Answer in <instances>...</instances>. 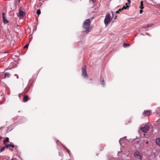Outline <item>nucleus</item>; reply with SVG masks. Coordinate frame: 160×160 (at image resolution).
Instances as JSON below:
<instances>
[{
	"instance_id": "nucleus-1",
	"label": "nucleus",
	"mask_w": 160,
	"mask_h": 160,
	"mask_svg": "<svg viewBox=\"0 0 160 160\" xmlns=\"http://www.w3.org/2000/svg\"><path fill=\"white\" fill-rule=\"evenodd\" d=\"M82 76L85 78H88V76L86 71V66L84 65L82 67Z\"/></svg>"
},
{
	"instance_id": "nucleus-2",
	"label": "nucleus",
	"mask_w": 160,
	"mask_h": 160,
	"mask_svg": "<svg viewBox=\"0 0 160 160\" xmlns=\"http://www.w3.org/2000/svg\"><path fill=\"white\" fill-rule=\"evenodd\" d=\"M112 20V18L111 17V15L110 14L108 13L106 14L105 18L104 20V22L105 24L106 25L108 24Z\"/></svg>"
},
{
	"instance_id": "nucleus-3",
	"label": "nucleus",
	"mask_w": 160,
	"mask_h": 160,
	"mask_svg": "<svg viewBox=\"0 0 160 160\" xmlns=\"http://www.w3.org/2000/svg\"><path fill=\"white\" fill-rule=\"evenodd\" d=\"M90 21L89 19H86L84 21L83 27L84 28H86L88 27H90Z\"/></svg>"
},
{
	"instance_id": "nucleus-4",
	"label": "nucleus",
	"mask_w": 160,
	"mask_h": 160,
	"mask_svg": "<svg viewBox=\"0 0 160 160\" xmlns=\"http://www.w3.org/2000/svg\"><path fill=\"white\" fill-rule=\"evenodd\" d=\"M149 128L150 127L148 125H146L143 127L141 128L140 129L143 132L146 133L148 131Z\"/></svg>"
},
{
	"instance_id": "nucleus-5",
	"label": "nucleus",
	"mask_w": 160,
	"mask_h": 160,
	"mask_svg": "<svg viewBox=\"0 0 160 160\" xmlns=\"http://www.w3.org/2000/svg\"><path fill=\"white\" fill-rule=\"evenodd\" d=\"M151 112L150 110H145L142 113L143 116L144 117L150 115L151 114Z\"/></svg>"
},
{
	"instance_id": "nucleus-6",
	"label": "nucleus",
	"mask_w": 160,
	"mask_h": 160,
	"mask_svg": "<svg viewBox=\"0 0 160 160\" xmlns=\"http://www.w3.org/2000/svg\"><path fill=\"white\" fill-rule=\"evenodd\" d=\"M134 156L136 157L137 158L140 159H142V157L139 155V153L138 152H136L134 153Z\"/></svg>"
},
{
	"instance_id": "nucleus-7",
	"label": "nucleus",
	"mask_w": 160,
	"mask_h": 160,
	"mask_svg": "<svg viewBox=\"0 0 160 160\" xmlns=\"http://www.w3.org/2000/svg\"><path fill=\"white\" fill-rule=\"evenodd\" d=\"M2 17L3 22L4 23H8V21L5 18L4 12L2 13Z\"/></svg>"
},
{
	"instance_id": "nucleus-8",
	"label": "nucleus",
	"mask_w": 160,
	"mask_h": 160,
	"mask_svg": "<svg viewBox=\"0 0 160 160\" xmlns=\"http://www.w3.org/2000/svg\"><path fill=\"white\" fill-rule=\"evenodd\" d=\"M29 99L28 96L26 95L24 96L23 98V101L24 102H25L27 101Z\"/></svg>"
},
{
	"instance_id": "nucleus-9",
	"label": "nucleus",
	"mask_w": 160,
	"mask_h": 160,
	"mask_svg": "<svg viewBox=\"0 0 160 160\" xmlns=\"http://www.w3.org/2000/svg\"><path fill=\"white\" fill-rule=\"evenodd\" d=\"M156 143L160 147V138H157L156 139Z\"/></svg>"
},
{
	"instance_id": "nucleus-10",
	"label": "nucleus",
	"mask_w": 160,
	"mask_h": 160,
	"mask_svg": "<svg viewBox=\"0 0 160 160\" xmlns=\"http://www.w3.org/2000/svg\"><path fill=\"white\" fill-rule=\"evenodd\" d=\"M18 15L20 17H22L23 16V12L22 11L21 9H20L19 10L18 12Z\"/></svg>"
},
{
	"instance_id": "nucleus-11",
	"label": "nucleus",
	"mask_w": 160,
	"mask_h": 160,
	"mask_svg": "<svg viewBox=\"0 0 160 160\" xmlns=\"http://www.w3.org/2000/svg\"><path fill=\"white\" fill-rule=\"evenodd\" d=\"M100 80V83L101 84H102L103 86L104 85V81L103 78L102 77H101Z\"/></svg>"
},
{
	"instance_id": "nucleus-12",
	"label": "nucleus",
	"mask_w": 160,
	"mask_h": 160,
	"mask_svg": "<svg viewBox=\"0 0 160 160\" xmlns=\"http://www.w3.org/2000/svg\"><path fill=\"white\" fill-rule=\"evenodd\" d=\"M30 89L29 87L28 86H27L24 89V92L26 93H27Z\"/></svg>"
},
{
	"instance_id": "nucleus-13",
	"label": "nucleus",
	"mask_w": 160,
	"mask_h": 160,
	"mask_svg": "<svg viewBox=\"0 0 160 160\" xmlns=\"http://www.w3.org/2000/svg\"><path fill=\"white\" fill-rule=\"evenodd\" d=\"M10 76V74L8 72H6L4 74V78H9Z\"/></svg>"
},
{
	"instance_id": "nucleus-14",
	"label": "nucleus",
	"mask_w": 160,
	"mask_h": 160,
	"mask_svg": "<svg viewBox=\"0 0 160 160\" xmlns=\"http://www.w3.org/2000/svg\"><path fill=\"white\" fill-rule=\"evenodd\" d=\"M6 148H8L10 147H11L12 148H14V145L13 144H12L11 143L6 145Z\"/></svg>"
},
{
	"instance_id": "nucleus-15",
	"label": "nucleus",
	"mask_w": 160,
	"mask_h": 160,
	"mask_svg": "<svg viewBox=\"0 0 160 160\" xmlns=\"http://www.w3.org/2000/svg\"><path fill=\"white\" fill-rule=\"evenodd\" d=\"M86 29L85 30V32L87 33L89 32L90 30L92 28H91L90 27H88L87 28H86Z\"/></svg>"
},
{
	"instance_id": "nucleus-16",
	"label": "nucleus",
	"mask_w": 160,
	"mask_h": 160,
	"mask_svg": "<svg viewBox=\"0 0 160 160\" xmlns=\"http://www.w3.org/2000/svg\"><path fill=\"white\" fill-rule=\"evenodd\" d=\"M123 8L126 9V7H125V6H123V7L122 8L119 9L118 11H117L116 12V13H119V12H121L122 10H123Z\"/></svg>"
},
{
	"instance_id": "nucleus-17",
	"label": "nucleus",
	"mask_w": 160,
	"mask_h": 160,
	"mask_svg": "<svg viewBox=\"0 0 160 160\" xmlns=\"http://www.w3.org/2000/svg\"><path fill=\"white\" fill-rule=\"evenodd\" d=\"M9 142V139L8 137H6L3 140L4 143L8 142Z\"/></svg>"
},
{
	"instance_id": "nucleus-18",
	"label": "nucleus",
	"mask_w": 160,
	"mask_h": 160,
	"mask_svg": "<svg viewBox=\"0 0 160 160\" xmlns=\"http://www.w3.org/2000/svg\"><path fill=\"white\" fill-rule=\"evenodd\" d=\"M143 6V1H142L140 2V6L139 7L141 9H142L144 8V7Z\"/></svg>"
},
{
	"instance_id": "nucleus-19",
	"label": "nucleus",
	"mask_w": 160,
	"mask_h": 160,
	"mask_svg": "<svg viewBox=\"0 0 160 160\" xmlns=\"http://www.w3.org/2000/svg\"><path fill=\"white\" fill-rule=\"evenodd\" d=\"M6 148V146L5 147H2L0 149V153L3 151Z\"/></svg>"
},
{
	"instance_id": "nucleus-20",
	"label": "nucleus",
	"mask_w": 160,
	"mask_h": 160,
	"mask_svg": "<svg viewBox=\"0 0 160 160\" xmlns=\"http://www.w3.org/2000/svg\"><path fill=\"white\" fill-rule=\"evenodd\" d=\"M130 45L128 44H127L125 43H123V46L124 47H126L127 46H129Z\"/></svg>"
},
{
	"instance_id": "nucleus-21",
	"label": "nucleus",
	"mask_w": 160,
	"mask_h": 160,
	"mask_svg": "<svg viewBox=\"0 0 160 160\" xmlns=\"http://www.w3.org/2000/svg\"><path fill=\"white\" fill-rule=\"evenodd\" d=\"M37 14L39 15L41 13V11L40 9H38L37 11Z\"/></svg>"
},
{
	"instance_id": "nucleus-22",
	"label": "nucleus",
	"mask_w": 160,
	"mask_h": 160,
	"mask_svg": "<svg viewBox=\"0 0 160 160\" xmlns=\"http://www.w3.org/2000/svg\"><path fill=\"white\" fill-rule=\"evenodd\" d=\"M65 149H66V151H67V152L69 154L70 152V151L67 148H65Z\"/></svg>"
},
{
	"instance_id": "nucleus-23",
	"label": "nucleus",
	"mask_w": 160,
	"mask_h": 160,
	"mask_svg": "<svg viewBox=\"0 0 160 160\" xmlns=\"http://www.w3.org/2000/svg\"><path fill=\"white\" fill-rule=\"evenodd\" d=\"M29 45V43L27 44L24 47V48H27Z\"/></svg>"
},
{
	"instance_id": "nucleus-24",
	"label": "nucleus",
	"mask_w": 160,
	"mask_h": 160,
	"mask_svg": "<svg viewBox=\"0 0 160 160\" xmlns=\"http://www.w3.org/2000/svg\"><path fill=\"white\" fill-rule=\"evenodd\" d=\"M149 27V26L148 25H147L146 26H144L143 28H148V27Z\"/></svg>"
},
{
	"instance_id": "nucleus-25",
	"label": "nucleus",
	"mask_w": 160,
	"mask_h": 160,
	"mask_svg": "<svg viewBox=\"0 0 160 160\" xmlns=\"http://www.w3.org/2000/svg\"><path fill=\"white\" fill-rule=\"evenodd\" d=\"M111 13L112 14V17L111 18H113V16H114V13L112 11H111Z\"/></svg>"
},
{
	"instance_id": "nucleus-26",
	"label": "nucleus",
	"mask_w": 160,
	"mask_h": 160,
	"mask_svg": "<svg viewBox=\"0 0 160 160\" xmlns=\"http://www.w3.org/2000/svg\"><path fill=\"white\" fill-rule=\"evenodd\" d=\"M142 10H140V13H141L142 12Z\"/></svg>"
},
{
	"instance_id": "nucleus-27",
	"label": "nucleus",
	"mask_w": 160,
	"mask_h": 160,
	"mask_svg": "<svg viewBox=\"0 0 160 160\" xmlns=\"http://www.w3.org/2000/svg\"><path fill=\"white\" fill-rule=\"evenodd\" d=\"M128 1V2L129 3H130V0H127Z\"/></svg>"
},
{
	"instance_id": "nucleus-28",
	"label": "nucleus",
	"mask_w": 160,
	"mask_h": 160,
	"mask_svg": "<svg viewBox=\"0 0 160 160\" xmlns=\"http://www.w3.org/2000/svg\"><path fill=\"white\" fill-rule=\"evenodd\" d=\"M11 160H16V159L15 158H12Z\"/></svg>"
},
{
	"instance_id": "nucleus-29",
	"label": "nucleus",
	"mask_w": 160,
	"mask_h": 160,
	"mask_svg": "<svg viewBox=\"0 0 160 160\" xmlns=\"http://www.w3.org/2000/svg\"><path fill=\"white\" fill-rule=\"evenodd\" d=\"M15 76H17V78H18V75H16V74H15Z\"/></svg>"
},
{
	"instance_id": "nucleus-30",
	"label": "nucleus",
	"mask_w": 160,
	"mask_h": 160,
	"mask_svg": "<svg viewBox=\"0 0 160 160\" xmlns=\"http://www.w3.org/2000/svg\"><path fill=\"white\" fill-rule=\"evenodd\" d=\"M146 144H148V141L146 142Z\"/></svg>"
},
{
	"instance_id": "nucleus-31",
	"label": "nucleus",
	"mask_w": 160,
	"mask_h": 160,
	"mask_svg": "<svg viewBox=\"0 0 160 160\" xmlns=\"http://www.w3.org/2000/svg\"><path fill=\"white\" fill-rule=\"evenodd\" d=\"M116 17H117V16H116L115 17V18H114L116 19Z\"/></svg>"
},
{
	"instance_id": "nucleus-32",
	"label": "nucleus",
	"mask_w": 160,
	"mask_h": 160,
	"mask_svg": "<svg viewBox=\"0 0 160 160\" xmlns=\"http://www.w3.org/2000/svg\"><path fill=\"white\" fill-rule=\"evenodd\" d=\"M9 149L10 150H11V149H10V148H9Z\"/></svg>"
},
{
	"instance_id": "nucleus-33",
	"label": "nucleus",
	"mask_w": 160,
	"mask_h": 160,
	"mask_svg": "<svg viewBox=\"0 0 160 160\" xmlns=\"http://www.w3.org/2000/svg\"><path fill=\"white\" fill-rule=\"evenodd\" d=\"M91 1H92V2H93V0H91Z\"/></svg>"
},
{
	"instance_id": "nucleus-34",
	"label": "nucleus",
	"mask_w": 160,
	"mask_h": 160,
	"mask_svg": "<svg viewBox=\"0 0 160 160\" xmlns=\"http://www.w3.org/2000/svg\"><path fill=\"white\" fill-rule=\"evenodd\" d=\"M90 80H92V79H90Z\"/></svg>"
},
{
	"instance_id": "nucleus-35",
	"label": "nucleus",
	"mask_w": 160,
	"mask_h": 160,
	"mask_svg": "<svg viewBox=\"0 0 160 160\" xmlns=\"http://www.w3.org/2000/svg\"><path fill=\"white\" fill-rule=\"evenodd\" d=\"M159 157H160V156H159Z\"/></svg>"
}]
</instances>
